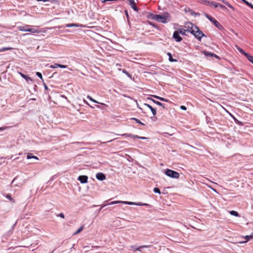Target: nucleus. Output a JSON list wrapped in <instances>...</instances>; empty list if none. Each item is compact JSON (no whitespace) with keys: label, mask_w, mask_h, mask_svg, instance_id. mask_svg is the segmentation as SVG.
<instances>
[{"label":"nucleus","mask_w":253,"mask_h":253,"mask_svg":"<svg viewBox=\"0 0 253 253\" xmlns=\"http://www.w3.org/2000/svg\"><path fill=\"white\" fill-rule=\"evenodd\" d=\"M149 17L158 22H161L164 24L167 23L171 20V16L168 12H164L161 15L150 13Z\"/></svg>","instance_id":"nucleus-1"},{"label":"nucleus","mask_w":253,"mask_h":253,"mask_svg":"<svg viewBox=\"0 0 253 253\" xmlns=\"http://www.w3.org/2000/svg\"><path fill=\"white\" fill-rule=\"evenodd\" d=\"M204 15L219 30H222L223 29L222 26L214 18L206 13H204Z\"/></svg>","instance_id":"nucleus-2"},{"label":"nucleus","mask_w":253,"mask_h":253,"mask_svg":"<svg viewBox=\"0 0 253 253\" xmlns=\"http://www.w3.org/2000/svg\"><path fill=\"white\" fill-rule=\"evenodd\" d=\"M30 26L28 25H26L24 26H19L18 27V29L20 31L23 32H29L32 33H39V31L34 28H30Z\"/></svg>","instance_id":"nucleus-3"},{"label":"nucleus","mask_w":253,"mask_h":253,"mask_svg":"<svg viewBox=\"0 0 253 253\" xmlns=\"http://www.w3.org/2000/svg\"><path fill=\"white\" fill-rule=\"evenodd\" d=\"M165 174L167 176L173 178H178L179 177V174L178 172L169 169L166 170Z\"/></svg>","instance_id":"nucleus-4"},{"label":"nucleus","mask_w":253,"mask_h":253,"mask_svg":"<svg viewBox=\"0 0 253 253\" xmlns=\"http://www.w3.org/2000/svg\"><path fill=\"white\" fill-rule=\"evenodd\" d=\"M195 29H196V32L195 33V34H194L195 37L199 40L200 41L201 40V38L205 36V35L203 34V33L199 29L198 27H195Z\"/></svg>","instance_id":"nucleus-5"},{"label":"nucleus","mask_w":253,"mask_h":253,"mask_svg":"<svg viewBox=\"0 0 253 253\" xmlns=\"http://www.w3.org/2000/svg\"><path fill=\"white\" fill-rule=\"evenodd\" d=\"M150 245H144V246H141L139 247H135L134 246H130V248H131L132 250H133V252L136 251H140L141 252V249L142 248H147L150 247Z\"/></svg>","instance_id":"nucleus-6"},{"label":"nucleus","mask_w":253,"mask_h":253,"mask_svg":"<svg viewBox=\"0 0 253 253\" xmlns=\"http://www.w3.org/2000/svg\"><path fill=\"white\" fill-rule=\"evenodd\" d=\"M122 204L129 205H137V206H147V204H142L141 203H133L131 202L122 201Z\"/></svg>","instance_id":"nucleus-7"},{"label":"nucleus","mask_w":253,"mask_h":253,"mask_svg":"<svg viewBox=\"0 0 253 253\" xmlns=\"http://www.w3.org/2000/svg\"><path fill=\"white\" fill-rule=\"evenodd\" d=\"M173 38L176 42H179L182 41V38L179 36V32L176 31L173 33Z\"/></svg>","instance_id":"nucleus-8"},{"label":"nucleus","mask_w":253,"mask_h":253,"mask_svg":"<svg viewBox=\"0 0 253 253\" xmlns=\"http://www.w3.org/2000/svg\"><path fill=\"white\" fill-rule=\"evenodd\" d=\"M78 179L82 183H86L87 182L88 177L86 175H80L78 177Z\"/></svg>","instance_id":"nucleus-9"},{"label":"nucleus","mask_w":253,"mask_h":253,"mask_svg":"<svg viewBox=\"0 0 253 253\" xmlns=\"http://www.w3.org/2000/svg\"><path fill=\"white\" fill-rule=\"evenodd\" d=\"M96 178L101 181H103L106 179L105 175L102 172H98L96 174Z\"/></svg>","instance_id":"nucleus-10"},{"label":"nucleus","mask_w":253,"mask_h":253,"mask_svg":"<svg viewBox=\"0 0 253 253\" xmlns=\"http://www.w3.org/2000/svg\"><path fill=\"white\" fill-rule=\"evenodd\" d=\"M129 2V4L131 6V8L135 11H138V8L136 5V3L134 1V0H128Z\"/></svg>","instance_id":"nucleus-11"},{"label":"nucleus","mask_w":253,"mask_h":253,"mask_svg":"<svg viewBox=\"0 0 253 253\" xmlns=\"http://www.w3.org/2000/svg\"><path fill=\"white\" fill-rule=\"evenodd\" d=\"M211 4L215 8L220 7L221 9L226 8L225 6H224L222 4H219L216 2H214V1L211 2Z\"/></svg>","instance_id":"nucleus-12"},{"label":"nucleus","mask_w":253,"mask_h":253,"mask_svg":"<svg viewBox=\"0 0 253 253\" xmlns=\"http://www.w3.org/2000/svg\"><path fill=\"white\" fill-rule=\"evenodd\" d=\"M147 99L148 100H150L151 101H153L155 104H156L160 106H161L163 108H164V109L165 108V105L164 104L161 103L160 102L156 101V100H154L153 99L150 98V97H148Z\"/></svg>","instance_id":"nucleus-13"},{"label":"nucleus","mask_w":253,"mask_h":253,"mask_svg":"<svg viewBox=\"0 0 253 253\" xmlns=\"http://www.w3.org/2000/svg\"><path fill=\"white\" fill-rule=\"evenodd\" d=\"M18 73L20 75V76L22 78H23L27 82L29 83V81H31V82L32 81V79L30 77H29L27 75H25L21 72H18Z\"/></svg>","instance_id":"nucleus-14"},{"label":"nucleus","mask_w":253,"mask_h":253,"mask_svg":"<svg viewBox=\"0 0 253 253\" xmlns=\"http://www.w3.org/2000/svg\"><path fill=\"white\" fill-rule=\"evenodd\" d=\"M144 105L147 107L151 110V111L154 116H155L156 115L157 112H156V109L153 108L151 105H150L149 104H146V103H144Z\"/></svg>","instance_id":"nucleus-15"},{"label":"nucleus","mask_w":253,"mask_h":253,"mask_svg":"<svg viewBox=\"0 0 253 253\" xmlns=\"http://www.w3.org/2000/svg\"><path fill=\"white\" fill-rule=\"evenodd\" d=\"M196 25H194L191 22H188L186 24V28L188 29V31H190L191 29L193 28Z\"/></svg>","instance_id":"nucleus-16"},{"label":"nucleus","mask_w":253,"mask_h":253,"mask_svg":"<svg viewBox=\"0 0 253 253\" xmlns=\"http://www.w3.org/2000/svg\"><path fill=\"white\" fill-rule=\"evenodd\" d=\"M204 54L206 56H214V57H215L217 58H218V57L216 54H215L213 53H211V52H208V51H204Z\"/></svg>","instance_id":"nucleus-17"},{"label":"nucleus","mask_w":253,"mask_h":253,"mask_svg":"<svg viewBox=\"0 0 253 253\" xmlns=\"http://www.w3.org/2000/svg\"><path fill=\"white\" fill-rule=\"evenodd\" d=\"M236 47L237 50L241 53L243 54L247 57V55H250V54L245 52L241 48L239 47L238 45H236Z\"/></svg>","instance_id":"nucleus-18"},{"label":"nucleus","mask_w":253,"mask_h":253,"mask_svg":"<svg viewBox=\"0 0 253 253\" xmlns=\"http://www.w3.org/2000/svg\"><path fill=\"white\" fill-rule=\"evenodd\" d=\"M152 96L157 99L160 100V101H165V102H169V100L166 99L164 98L157 96V95H152Z\"/></svg>","instance_id":"nucleus-19"},{"label":"nucleus","mask_w":253,"mask_h":253,"mask_svg":"<svg viewBox=\"0 0 253 253\" xmlns=\"http://www.w3.org/2000/svg\"><path fill=\"white\" fill-rule=\"evenodd\" d=\"M27 159H34L36 160H39V158L37 156L32 155V154L31 153H28L27 154Z\"/></svg>","instance_id":"nucleus-20"},{"label":"nucleus","mask_w":253,"mask_h":253,"mask_svg":"<svg viewBox=\"0 0 253 253\" xmlns=\"http://www.w3.org/2000/svg\"><path fill=\"white\" fill-rule=\"evenodd\" d=\"M122 203V201H113V202H111L109 203V204H108V205H114V204ZM106 205H107V204L103 205L102 206V208H103V207H105Z\"/></svg>","instance_id":"nucleus-21"},{"label":"nucleus","mask_w":253,"mask_h":253,"mask_svg":"<svg viewBox=\"0 0 253 253\" xmlns=\"http://www.w3.org/2000/svg\"><path fill=\"white\" fill-rule=\"evenodd\" d=\"M178 32H179V34H181L182 35H187L186 32H188L187 30H186L184 29H179L178 31H177Z\"/></svg>","instance_id":"nucleus-22"},{"label":"nucleus","mask_w":253,"mask_h":253,"mask_svg":"<svg viewBox=\"0 0 253 253\" xmlns=\"http://www.w3.org/2000/svg\"><path fill=\"white\" fill-rule=\"evenodd\" d=\"M167 55H168V56H169V61L170 62H172L177 61V60H176V59H174L172 58V55H171V54L170 53L168 52V53H167Z\"/></svg>","instance_id":"nucleus-23"},{"label":"nucleus","mask_w":253,"mask_h":253,"mask_svg":"<svg viewBox=\"0 0 253 253\" xmlns=\"http://www.w3.org/2000/svg\"><path fill=\"white\" fill-rule=\"evenodd\" d=\"M244 238L246 239V241L242 242V243H246L248 241H250V240L252 239L253 238V235L246 236L244 237Z\"/></svg>","instance_id":"nucleus-24"},{"label":"nucleus","mask_w":253,"mask_h":253,"mask_svg":"<svg viewBox=\"0 0 253 253\" xmlns=\"http://www.w3.org/2000/svg\"><path fill=\"white\" fill-rule=\"evenodd\" d=\"M12 49H13V48L10 47L0 48V52H3V51H6V50H11Z\"/></svg>","instance_id":"nucleus-25"},{"label":"nucleus","mask_w":253,"mask_h":253,"mask_svg":"<svg viewBox=\"0 0 253 253\" xmlns=\"http://www.w3.org/2000/svg\"><path fill=\"white\" fill-rule=\"evenodd\" d=\"M5 197L10 200L11 201H12L13 203H15V200L11 197V195L10 194H7L5 196Z\"/></svg>","instance_id":"nucleus-26"},{"label":"nucleus","mask_w":253,"mask_h":253,"mask_svg":"<svg viewBox=\"0 0 253 253\" xmlns=\"http://www.w3.org/2000/svg\"><path fill=\"white\" fill-rule=\"evenodd\" d=\"M230 213L231 215H234V216H239V213L235 211H230Z\"/></svg>","instance_id":"nucleus-27"},{"label":"nucleus","mask_w":253,"mask_h":253,"mask_svg":"<svg viewBox=\"0 0 253 253\" xmlns=\"http://www.w3.org/2000/svg\"><path fill=\"white\" fill-rule=\"evenodd\" d=\"M87 98H88L90 100H91V101H93V102H95V103H99V104H100V103H99V102H98V101H97L95 100L94 99H93L91 97H90V96H89V95H88V96H87ZM101 104H103V105H105V106H106V105H105V104H103V103H101Z\"/></svg>","instance_id":"nucleus-28"},{"label":"nucleus","mask_w":253,"mask_h":253,"mask_svg":"<svg viewBox=\"0 0 253 253\" xmlns=\"http://www.w3.org/2000/svg\"><path fill=\"white\" fill-rule=\"evenodd\" d=\"M79 27L77 24H68L66 25V27Z\"/></svg>","instance_id":"nucleus-29"},{"label":"nucleus","mask_w":253,"mask_h":253,"mask_svg":"<svg viewBox=\"0 0 253 253\" xmlns=\"http://www.w3.org/2000/svg\"><path fill=\"white\" fill-rule=\"evenodd\" d=\"M248 59L253 64V56L251 55H247Z\"/></svg>","instance_id":"nucleus-30"},{"label":"nucleus","mask_w":253,"mask_h":253,"mask_svg":"<svg viewBox=\"0 0 253 253\" xmlns=\"http://www.w3.org/2000/svg\"><path fill=\"white\" fill-rule=\"evenodd\" d=\"M195 27H198L197 26H195V27H193V28L191 29V30L189 31L194 36V34H195V33L196 32V29H195Z\"/></svg>","instance_id":"nucleus-31"},{"label":"nucleus","mask_w":253,"mask_h":253,"mask_svg":"<svg viewBox=\"0 0 253 253\" xmlns=\"http://www.w3.org/2000/svg\"><path fill=\"white\" fill-rule=\"evenodd\" d=\"M131 120H134L137 123H138L139 124H141L142 125H144V124L143 123H142L139 119H136V118H132L131 119Z\"/></svg>","instance_id":"nucleus-32"},{"label":"nucleus","mask_w":253,"mask_h":253,"mask_svg":"<svg viewBox=\"0 0 253 253\" xmlns=\"http://www.w3.org/2000/svg\"><path fill=\"white\" fill-rule=\"evenodd\" d=\"M122 72L125 74L127 76H128L129 78H131V75L129 74L126 70L123 69L122 70Z\"/></svg>","instance_id":"nucleus-33"},{"label":"nucleus","mask_w":253,"mask_h":253,"mask_svg":"<svg viewBox=\"0 0 253 253\" xmlns=\"http://www.w3.org/2000/svg\"><path fill=\"white\" fill-rule=\"evenodd\" d=\"M83 229V226H81V227H80L78 230L77 231L74 233V234H79L80 232H81Z\"/></svg>","instance_id":"nucleus-34"},{"label":"nucleus","mask_w":253,"mask_h":253,"mask_svg":"<svg viewBox=\"0 0 253 253\" xmlns=\"http://www.w3.org/2000/svg\"><path fill=\"white\" fill-rule=\"evenodd\" d=\"M153 191L155 193H158V194H161V191H160V189L159 188H155L153 189Z\"/></svg>","instance_id":"nucleus-35"},{"label":"nucleus","mask_w":253,"mask_h":253,"mask_svg":"<svg viewBox=\"0 0 253 253\" xmlns=\"http://www.w3.org/2000/svg\"><path fill=\"white\" fill-rule=\"evenodd\" d=\"M57 67H58V64H57V63H55L53 65H51L50 66V68H56Z\"/></svg>","instance_id":"nucleus-36"},{"label":"nucleus","mask_w":253,"mask_h":253,"mask_svg":"<svg viewBox=\"0 0 253 253\" xmlns=\"http://www.w3.org/2000/svg\"><path fill=\"white\" fill-rule=\"evenodd\" d=\"M36 75L38 77H39L40 79H41L42 80V75L41 73L40 72H37L36 73Z\"/></svg>","instance_id":"nucleus-37"},{"label":"nucleus","mask_w":253,"mask_h":253,"mask_svg":"<svg viewBox=\"0 0 253 253\" xmlns=\"http://www.w3.org/2000/svg\"><path fill=\"white\" fill-rule=\"evenodd\" d=\"M135 137L136 138L141 139H146L147 138H146L145 137H142V136H135Z\"/></svg>","instance_id":"nucleus-38"},{"label":"nucleus","mask_w":253,"mask_h":253,"mask_svg":"<svg viewBox=\"0 0 253 253\" xmlns=\"http://www.w3.org/2000/svg\"><path fill=\"white\" fill-rule=\"evenodd\" d=\"M246 5L250 7L251 8L253 9V5L251 3L248 2Z\"/></svg>","instance_id":"nucleus-39"},{"label":"nucleus","mask_w":253,"mask_h":253,"mask_svg":"<svg viewBox=\"0 0 253 253\" xmlns=\"http://www.w3.org/2000/svg\"><path fill=\"white\" fill-rule=\"evenodd\" d=\"M58 67H60L61 68H66L67 66L66 65L58 64Z\"/></svg>","instance_id":"nucleus-40"},{"label":"nucleus","mask_w":253,"mask_h":253,"mask_svg":"<svg viewBox=\"0 0 253 253\" xmlns=\"http://www.w3.org/2000/svg\"><path fill=\"white\" fill-rule=\"evenodd\" d=\"M180 109L183 110H186V109H187L186 107L184 106H181Z\"/></svg>","instance_id":"nucleus-41"},{"label":"nucleus","mask_w":253,"mask_h":253,"mask_svg":"<svg viewBox=\"0 0 253 253\" xmlns=\"http://www.w3.org/2000/svg\"><path fill=\"white\" fill-rule=\"evenodd\" d=\"M138 135H133V134H129V137H131L132 138H136L135 137V136H137Z\"/></svg>","instance_id":"nucleus-42"},{"label":"nucleus","mask_w":253,"mask_h":253,"mask_svg":"<svg viewBox=\"0 0 253 253\" xmlns=\"http://www.w3.org/2000/svg\"><path fill=\"white\" fill-rule=\"evenodd\" d=\"M59 216L60 217L62 218H64V217H65L64 215V214H63V213H59Z\"/></svg>","instance_id":"nucleus-43"},{"label":"nucleus","mask_w":253,"mask_h":253,"mask_svg":"<svg viewBox=\"0 0 253 253\" xmlns=\"http://www.w3.org/2000/svg\"><path fill=\"white\" fill-rule=\"evenodd\" d=\"M51 0H37L38 1H43V2H46V1H50Z\"/></svg>","instance_id":"nucleus-44"},{"label":"nucleus","mask_w":253,"mask_h":253,"mask_svg":"<svg viewBox=\"0 0 253 253\" xmlns=\"http://www.w3.org/2000/svg\"><path fill=\"white\" fill-rule=\"evenodd\" d=\"M17 179V177H16L14 178V179L12 181V183H15V181Z\"/></svg>","instance_id":"nucleus-45"},{"label":"nucleus","mask_w":253,"mask_h":253,"mask_svg":"<svg viewBox=\"0 0 253 253\" xmlns=\"http://www.w3.org/2000/svg\"><path fill=\"white\" fill-rule=\"evenodd\" d=\"M43 85H44V89H46V90H47L48 89V87H47V86L46 85V84H44Z\"/></svg>","instance_id":"nucleus-46"},{"label":"nucleus","mask_w":253,"mask_h":253,"mask_svg":"<svg viewBox=\"0 0 253 253\" xmlns=\"http://www.w3.org/2000/svg\"><path fill=\"white\" fill-rule=\"evenodd\" d=\"M129 134L125 133V134H123V135H124V136H128V137H129Z\"/></svg>","instance_id":"nucleus-47"},{"label":"nucleus","mask_w":253,"mask_h":253,"mask_svg":"<svg viewBox=\"0 0 253 253\" xmlns=\"http://www.w3.org/2000/svg\"><path fill=\"white\" fill-rule=\"evenodd\" d=\"M114 1V0H104L103 2H106V1Z\"/></svg>","instance_id":"nucleus-48"},{"label":"nucleus","mask_w":253,"mask_h":253,"mask_svg":"<svg viewBox=\"0 0 253 253\" xmlns=\"http://www.w3.org/2000/svg\"><path fill=\"white\" fill-rule=\"evenodd\" d=\"M84 102L86 104L89 105L88 102L86 101L85 100H84Z\"/></svg>","instance_id":"nucleus-49"},{"label":"nucleus","mask_w":253,"mask_h":253,"mask_svg":"<svg viewBox=\"0 0 253 253\" xmlns=\"http://www.w3.org/2000/svg\"><path fill=\"white\" fill-rule=\"evenodd\" d=\"M125 12H126V16H128V13H127V11H126Z\"/></svg>","instance_id":"nucleus-50"},{"label":"nucleus","mask_w":253,"mask_h":253,"mask_svg":"<svg viewBox=\"0 0 253 253\" xmlns=\"http://www.w3.org/2000/svg\"><path fill=\"white\" fill-rule=\"evenodd\" d=\"M15 186H18V183H16L15 184Z\"/></svg>","instance_id":"nucleus-51"},{"label":"nucleus","mask_w":253,"mask_h":253,"mask_svg":"<svg viewBox=\"0 0 253 253\" xmlns=\"http://www.w3.org/2000/svg\"><path fill=\"white\" fill-rule=\"evenodd\" d=\"M0 130H3V128L1 127H0Z\"/></svg>","instance_id":"nucleus-52"},{"label":"nucleus","mask_w":253,"mask_h":253,"mask_svg":"<svg viewBox=\"0 0 253 253\" xmlns=\"http://www.w3.org/2000/svg\"><path fill=\"white\" fill-rule=\"evenodd\" d=\"M29 35L28 34H24V35L25 36V35Z\"/></svg>","instance_id":"nucleus-53"}]
</instances>
